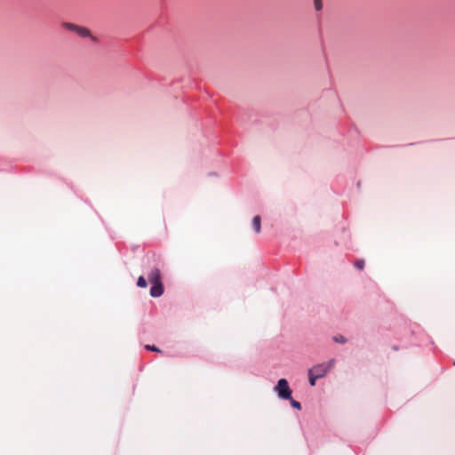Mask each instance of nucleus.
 Returning a JSON list of instances; mask_svg holds the SVG:
<instances>
[{
	"label": "nucleus",
	"mask_w": 455,
	"mask_h": 455,
	"mask_svg": "<svg viewBox=\"0 0 455 455\" xmlns=\"http://www.w3.org/2000/svg\"><path fill=\"white\" fill-rule=\"evenodd\" d=\"M273 390L276 394L278 399L282 401H286L291 398L293 392L290 387L288 379L285 378L279 379L276 384L274 386Z\"/></svg>",
	"instance_id": "nucleus-1"
},
{
	"label": "nucleus",
	"mask_w": 455,
	"mask_h": 455,
	"mask_svg": "<svg viewBox=\"0 0 455 455\" xmlns=\"http://www.w3.org/2000/svg\"><path fill=\"white\" fill-rule=\"evenodd\" d=\"M61 26L66 30L73 32L80 37H91L92 41H96V38L91 35L90 30L84 27H81L70 22H63Z\"/></svg>",
	"instance_id": "nucleus-2"
},
{
	"label": "nucleus",
	"mask_w": 455,
	"mask_h": 455,
	"mask_svg": "<svg viewBox=\"0 0 455 455\" xmlns=\"http://www.w3.org/2000/svg\"><path fill=\"white\" fill-rule=\"evenodd\" d=\"M164 284L163 282H152V284H150L149 294L152 298H159L164 293Z\"/></svg>",
	"instance_id": "nucleus-3"
},
{
	"label": "nucleus",
	"mask_w": 455,
	"mask_h": 455,
	"mask_svg": "<svg viewBox=\"0 0 455 455\" xmlns=\"http://www.w3.org/2000/svg\"><path fill=\"white\" fill-rule=\"evenodd\" d=\"M148 280L150 284L153 283H159L162 281L161 270L157 266H155L148 275Z\"/></svg>",
	"instance_id": "nucleus-4"
},
{
	"label": "nucleus",
	"mask_w": 455,
	"mask_h": 455,
	"mask_svg": "<svg viewBox=\"0 0 455 455\" xmlns=\"http://www.w3.org/2000/svg\"><path fill=\"white\" fill-rule=\"evenodd\" d=\"M308 370L311 371V373L315 374V376H317L316 378L319 379L325 377L326 374L328 373L324 369L323 364L322 363H317Z\"/></svg>",
	"instance_id": "nucleus-5"
},
{
	"label": "nucleus",
	"mask_w": 455,
	"mask_h": 455,
	"mask_svg": "<svg viewBox=\"0 0 455 455\" xmlns=\"http://www.w3.org/2000/svg\"><path fill=\"white\" fill-rule=\"evenodd\" d=\"M260 223H261V218L259 215H256L252 219V227L256 233H259L260 231Z\"/></svg>",
	"instance_id": "nucleus-6"
},
{
	"label": "nucleus",
	"mask_w": 455,
	"mask_h": 455,
	"mask_svg": "<svg viewBox=\"0 0 455 455\" xmlns=\"http://www.w3.org/2000/svg\"><path fill=\"white\" fill-rule=\"evenodd\" d=\"M287 401H289L290 403V405L292 409L296 410V411H301L302 410V405H301V403L295 400L292 395L291 396V398H289Z\"/></svg>",
	"instance_id": "nucleus-7"
},
{
	"label": "nucleus",
	"mask_w": 455,
	"mask_h": 455,
	"mask_svg": "<svg viewBox=\"0 0 455 455\" xmlns=\"http://www.w3.org/2000/svg\"><path fill=\"white\" fill-rule=\"evenodd\" d=\"M136 284L140 288H147L148 284V280L144 275H141L138 277Z\"/></svg>",
	"instance_id": "nucleus-8"
},
{
	"label": "nucleus",
	"mask_w": 455,
	"mask_h": 455,
	"mask_svg": "<svg viewBox=\"0 0 455 455\" xmlns=\"http://www.w3.org/2000/svg\"><path fill=\"white\" fill-rule=\"evenodd\" d=\"M332 340L339 344H346L347 342V339L342 334L334 335Z\"/></svg>",
	"instance_id": "nucleus-9"
},
{
	"label": "nucleus",
	"mask_w": 455,
	"mask_h": 455,
	"mask_svg": "<svg viewBox=\"0 0 455 455\" xmlns=\"http://www.w3.org/2000/svg\"><path fill=\"white\" fill-rule=\"evenodd\" d=\"M315 374L311 373V371L308 370L307 371V379H308V384L311 387H315L316 385V381L319 379V378H316Z\"/></svg>",
	"instance_id": "nucleus-10"
},
{
	"label": "nucleus",
	"mask_w": 455,
	"mask_h": 455,
	"mask_svg": "<svg viewBox=\"0 0 455 455\" xmlns=\"http://www.w3.org/2000/svg\"><path fill=\"white\" fill-rule=\"evenodd\" d=\"M144 348L148 352H156L162 353L163 351L155 344H147L144 346Z\"/></svg>",
	"instance_id": "nucleus-11"
},
{
	"label": "nucleus",
	"mask_w": 455,
	"mask_h": 455,
	"mask_svg": "<svg viewBox=\"0 0 455 455\" xmlns=\"http://www.w3.org/2000/svg\"><path fill=\"white\" fill-rule=\"evenodd\" d=\"M364 266H365V261L363 258H360L354 263V267L357 270H363L364 268Z\"/></svg>",
	"instance_id": "nucleus-12"
},
{
	"label": "nucleus",
	"mask_w": 455,
	"mask_h": 455,
	"mask_svg": "<svg viewBox=\"0 0 455 455\" xmlns=\"http://www.w3.org/2000/svg\"><path fill=\"white\" fill-rule=\"evenodd\" d=\"M334 363H335V359L332 358L326 363H322V364H323L324 369L328 372L333 367Z\"/></svg>",
	"instance_id": "nucleus-13"
},
{
	"label": "nucleus",
	"mask_w": 455,
	"mask_h": 455,
	"mask_svg": "<svg viewBox=\"0 0 455 455\" xmlns=\"http://www.w3.org/2000/svg\"><path fill=\"white\" fill-rule=\"evenodd\" d=\"M315 8L316 11H321L323 8L322 0H314Z\"/></svg>",
	"instance_id": "nucleus-14"
},
{
	"label": "nucleus",
	"mask_w": 455,
	"mask_h": 455,
	"mask_svg": "<svg viewBox=\"0 0 455 455\" xmlns=\"http://www.w3.org/2000/svg\"><path fill=\"white\" fill-rule=\"evenodd\" d=\"M430 344L433 346L434 352H435L437 347L435 346V343H434V341L432 339L430 340Z\"/></svg>",
	"instance_id": "nucleus-15"
},
{
	"label": "nucleus",
	"mask_w": 455,
	"mask_h": 455,
	"mask_svg": "<svg viewBox=\"0 0 455 455\" xmlns=\"http://www.w3.org/2000/svg\"><path fill=\"white\" fill-rule=\"evenodd\" d=\"M391 347L393 350H395V351L399 350V347L397 345H393Z\"/></svg>",
	"instance_id": "nucleus-16"
}]
</instances>
